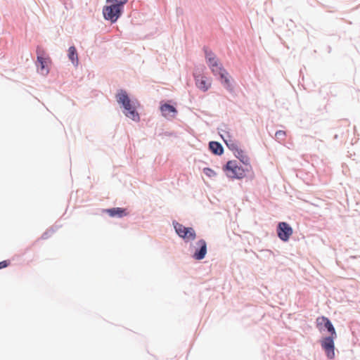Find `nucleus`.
<instances>
[{
    "label": "nucleus",
    "instance_id": "nucleus-11",
    "mask_svg": "<svg viewBox=\"0 0 360 360\" xmlns=\"http://www.w3.org/2000/svg\"><path fill=\"white\" fill-rule=\"evenodd\" d=\"M195 84L200 89L203 91H207L211 86V82L207 79V78L204 76H197L195 77Z\"/></svg>",
    "mask_w": 360,
    "mask_h": 360
},
{
    "label": "nucleus",
    "instance_id": "nucleus-13",
    "mask_svg": "<svg viewBox=\"0 0 360 360\" xmlns=\"http://www.w3.org/2000/svg\"><path fill=\"white\" fill-rule=\"evenodd\" d=\"M68 58L73 65H77L79 63L78 55L75 46H70L68 49Z\"/></svg>",
    "mask_w": 360,
    "mask_h": 360
},
{
    "label": "nucleus",
    "instance_id": "nucleus-12",
    "mask_svg": "<svg viewBox=\"0 0 360 360\" xmlns=\"http://www.w3.org/2000/svg\"><path fill=\"white\" fill-rule=\"evenodd\" d=\"M106 212L110 217H122L123 216L127 215L126 210L121 207H114L111 209L106 210Z\"/></svg>",
    "mask_w": 360,
    "mask_h": 360
},
{
    "label": "nucleus",
    "instance_id": "nucleus-7",
    "mask_svg": "<svg viewBox=\"0 0 360 360\" xmlns=\"http://www.w3.org/2000/svg\"><path fill=\"white\" fill-rule=\"evenodd\" d=\"M293 233L291 226L286 222H280L278 225L277 233L283 241H288Z\"/></svg>",
    "mask_w": 360,
    "mask_h": 360
},
{
    "label": "nucleus",
    "instance_id": "nucleus-16",
    "mask_svg": "<svg viewBox=\"0 0 360 360\" xmlns=\"http://www.w3.org/2000/svg\"><path fill=\"white\" fill-rule=\"evenodd\" d=\"M286 136V133L285 131L279 130L277 131L275 134V137L277 140L279 141L284 140L285 137Z\"/></svg>",
    "mask_w": 360,
    "mask_h": 360
},
{
    "label": "nucleus",
    "instance_id": "nucleus-6",
    "mask_svg": "<svg viewBox=\"0 0 360 360\" xmlns=\"http://www.w3.org/2000/svg\"><path fill=\"white\" fill-rule=\"evenodd\" d=\"M174 226L176 233L186 241L193 240L196 237L195 232L193 228L186 227L181 224L176 222Z\"/></svg>",
    "mask_w": 360,
    "mask_h": 360
},
{
    "label": "nucleus",
    "instance_id": "nucleus-1",
    "mask_svg": "<svg viewBox=\"0 0 360 360\" xmlns=\"http://www.w3.org/2000/svg\"><path fill=\"white\" fill-rule=\"evenodd\" d=\"M316 325L319 331H322L326 328L330 333L328 337L323 338L321 340V345L325 351L326 356L329 359H333L335 357L334 340L337 338V333L334 326L330 321L323 316H319L316 319Z\"/></svg>",
    "mask_w": 360,
    "mask_h": 360
},
{
    "label": "nucleus",
    "instance_id": "nucleus-2",
    "mask_svg": "<svg viewBox=\"0 0 360 360\" xmlns=\"http://www.w3.org/2000/svg\"><path fill=\"white\" fill-rule=\"evenodd\" d=\"M110 4L103 8V13L105 19L115 22L120 16L123 6L127 2V0H107Z\"/></svg>",
    "mask_w": 360,
    "mask_h": 360
},
{
    "label": "nucleus",
    "instance_id": "nucleus-4",
    "mask_svg": "<svg viewBox=\"0 0 360 360\" xmlns=\"http://www.w3.org/2000/svg\"><path fill=\"white\" fill-rule=\"evenodd\" d=\"M117 101L122 104L127 110L125 115L129 118L138 121L139 120V113L136 111L135 108L131 103V101L125 91L120 90L116 95Z\"/></svg>",
    "mask_w": 360,
    "mask_h": 360
},
{
    "label": "nucleus",
    "instance_id": "nucleus-17",
    "mask_svg": "<svg viewBox=\"0 0 360 360\" xmlns=\"http://www.w3.org/2000/svg\"><path fill=\"white\" fill-rule=\"evenodd\" d=\"M203 173L208 177L212 178L213 176H216V172L212 169L211 168H204L203 169Z\"/></svg>",
    "mask_w": 360,
    "mask_h": 360
},
{
    "label": "nucleus",
    "instance_id": "nucleus-10",
    "mask_svg": "<svg viewBox=\"0 0 360 360\" xmlns=\"http://www.w3.org/2000/svg\"><path fill=\"white\" fill-rule=\"evenodd\" d=\"M160 110L162 115L167 119L174 118L177 112L176 108L174 106L167 103H165L160 106Z\"/></svg>",
    "mask_w": 360,
    "mask_h": 360
},
{
    "label": "nucleus",
    "instance_id": "nucleus-15",
    "mask_svg": "<svg viewBox=\"0 0 360 360\" xmlns=\"http://www.w3.org/2000/svg\"><path fill=\"white\" fill-rule=\"evenodd\" d=\"M236 157L240 159V160L244 164L245 167H246L247 169H252V167L250 164V158L248 157L246 154L243 153V151H238V155H236Z\"/></svg>",
    "mask_w": 360,
    "mask_h": 360
},
{
    "label": "nucleus",
    "instance_id": "nucleus-5",
    "mask_svg": "<svg viewBox=\"0 0 360 360\" xmlns=\"http://www.w3.org/2000/svg\"><path fill=\"white\" fill-rule=\"evenodd\" d=\"M226 175L232 179H242L245 176L247 172L252 170L246 167L238 165L236 160L229 161L224 167Z\"/></svg>",
    "mask_w": 360,
    "mask_h": 360
},
{
    "label": "nucleus",
    "instance_id": "nucleus-3",
    "mask_svg": "<svg viewBox=\"0 0 360 360\" xmlns=\"http://www.w3.org/2000/svg\"><path fill=\"white\" fill-rule=\"evenodd\" d=\"M206 59L207 64L210 68L214 75H219L220 78L224 80V83L227 86H230V82L229 79V74L223 68L221 64L219 63L215 55L212 52H206Z\"/></svg>",
    "mask_w": 360,
    "mask_h": 360
},
{
    "label": "nucleus",
    "instance_id": "nucleus-18",
    "mask_svg": "<svg viewBox=\"0 0 360 360\" xmlns=\"http://www.w3.org/2000/svg\"><path fill=\"white\" fill-rule=\"evenodd\" d=\"M9 264V262L8 261H2L0 262V269L7 267Z\"/></svg>",
    "mask_w": 360,
    "mask_h": 360
},
{
    "label": "nucleus",
    "instance_id": "nucleus-8",
    "mask_svg": "<svg viewBox=\"0 0 360 360\" xmlns=\"http://www.w3.org/2000/svg\"><path fill=\"white\" fill-rule=\"evenodd\" d=\"M37 62L39 72L43 75H46L49 72L51 59L49 57H44L42 55L38 54Z\"/></svg>",
    "mask_w": 360,
    "mask_h": 360
},
{
    "label": "nucleus",
    "instance_id": "nucleus-9",
    "mask_svg": "<svg viewBox=\"0 0 360 360\" xmlns=\"http://www.w3.org/2000/svg\"><path fill=\"white\" fill-rule=\"evenodd\" d=\"M196 244L199 247V250H196L193 254V257L197 260H201L207 254V243L205 240L201 239Z\"/></svg>",
    "mask_w": 360,
    "mask_h": 360
},
{
    "label": "nucleus",
    "instance_id": "nucleus-14",
    "mask_svg": "<svg viewBox=\"0 0 360 360\" xmlns=\"http://www.w3.org/2000/svg\"><path fill=\"white\" fill-rule=\"evenodd\" d=\"M210 150L215 155H221L223 153V148L220 143L216 141H211L209 144Z\"/></svg>",
    "mask_w": 360,
    "mask_h": 360
}]
</instances>
